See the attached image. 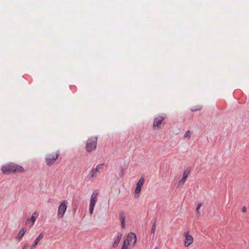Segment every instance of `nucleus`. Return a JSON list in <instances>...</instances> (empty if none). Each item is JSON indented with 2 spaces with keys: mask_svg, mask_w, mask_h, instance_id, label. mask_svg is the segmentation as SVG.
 Here are the masks:
<instances>
[{
  "mask_svg": "<svg viewBox=\"0 0 249 249\" xmlns=\"http://www.w3.org/2000/svg\"><path fill=\"white\" fill-rule=\"evenodd\" d=\"M1 170L4 174L11 173H24L25 170L21 166L11 163L1 167Z\"/></svg>",
  "mask_w": 249,
  "mask_h": 249,
  "instance_id": "1",
  "label": "nucleus"
},
{
  "mask_svg": "<svg viewBox=\"0 0 249 249\" xmlns=\"http://www.w3.org/2000/svg\"><path fill=\"white\" fill-rule=\"evenodd\" d=\"M97 137H92L89 139L86 142V149L88 152L94 151L97 146Z\"/></svg>",
  "mask_w": 249,
  "mask_h": 249,
  "instance_id": "2",
  "label": "nucleus"
},
{
  "mask_svg": "<svg viewBox=\"0 0 249 249\" xmlns=\"http://www.w3.org/2000/svg\"><path fill=\"white\" fill-rule=\"evenodd\" d=\"M59 156V152L58 151L54 155L50 154L45 158V162L48 166H51L53 164Z\"/></svg>",
  "mask_w": 249,
  "mask_h": 249,
  "instance_id": "3",
  "label": "nucleus"
},
{
  "mask_svg": "<svg viewBox=\"0 0 249 249\" xmlns=\"http://www.w3.org/2000/svg\"><path fill=\"white\" fill-rule=\"evenodd\" d=\"M67 203L68 202L67 201L64 200L61 203L60 205L59 206L57 212L58 218L60 219L63 217L64 215L67 210Z\"/></svg>",
  "mask_w": 249,
  "mask_h": 249,
  "instance_id": "4",
  "label": "nucleus"
},
{
  "mask_svg": "<svg viewBox=\"0 0 249 249\" xmlns=\"http://www.w3.org/2000/svg\"><path fill=\"white\" fill-rule=\"evenodd\" d=\"M144 178L142 177L141 178L136 184V187L135 190V197L139 198L140 196L141 188L144 183Z\"/></svg>",
  "mask_w": 249,
  "mask_h": 249,
  "instance_id": "5",
  "label": "nucleus"
},
{
  "mask_svg": "<svg viewBox=\"0 0 249 249\" xmlns=\"http://www.w3.org/2000/svg\"><path fill=\"white\" fill-rule=\"evenodd\" d=\"M165 116H159L154 118L153 123V129L155 130H159L160 128V124L165 119Z\"/></svg>",
  "mask_w": 249,
  "mask_h": 249,
  "instance_id": "6",
  "label": "nucleus"
},
{
  "mask_svg": "<svg viewBox=\"0 0 249 249\" xmlns=\"http://www.w3.org/2000/svg\"><path fill=\"white\" fill-rule=\"evenodd\" d=\"M38 214L36 212H35L33 213L31 217L28 219L26 221V225L29 227H32L36 221V218L38 217Z\"/></svg>",
  "mask_w": 249,
  "mask_h": 249,
  "instance_id": "7",
  "label": "nucleus"
},
{
  "mask_svg": "<svg viewBox=\"0 0 249 249\" xmlns=\"http://www.w3.org/2000/svg\"><path fill=\"white\" fill-rule=\"evenodd\" d=\"M126 240L128 242V244H132V245L134 246L137 241L136 234L133 232L129 233L127 235V238Z\"/></svg>",
  "mask_w": 249,
  "mask_h": 249,
  "instance_id": "8",
  "label": "nucleus"
},
{
  "mask_svg": "<svg viewBox=\"0 0 249 249\" xmlns=\"http://www.w3.org/2000/svg\"><path fill=\"white\" fill-rule=\"evenodd\" d=\"M184 235H185L184 246L185 247H188L193 243V238L192 235L189 234L187 232H184Z\"/></svg>",
  "mask_w": 249,
  "mask_h": 249,
  "instance_id": "9",
  "label": "nucleus"
},
{
  "mask_svg": "<svg viewBox=\"0 0 249 249\" xmlns=\"http://www.w3.org/2000/svg\"><path fill=\"white\" fill-rule=\"evenodd\" d=\"M190 172V171L188 169H186L184 171L183 174V177L179 181L178 183L180 184H183L186 181V180L188 176V175L189 174Z\"/></svg>",
  "mask_w": 249,
  "mask_h": 249,
  "instance_id": "10",
  "label": "nucleus"
},
{
  "mask_svg": "<svg viewBox=\"0 0 249 249\" xmlns=\"http://www.w3.org/2000/svg\"><path fill=\"white\" fill-rule=\"evenodd\" d=\"M97 175L98 173L94 170V168H93L89 172L87 176V178L89 180H92L93 179V178L97 177Z\"/></svg>",
  "mask_w": 249,
  "mask_h": 249,
  "instance_id": "11",
  "label": "nucleus"
},
{
  "mask_svg": "<svg viewBox=\"0 0 249 249\" xmlns=\"http://www.w3.org/2000/svg\"><path fill=\"white\" fill-rule=\"evenodd\" d=\"M44 236V234L42 232L40 233L39 235L38 236V237L36 238L35 240L34 243L32 244V246L31 247L30 249H34L37 244H38V242L43 238Z\"/></svg>",
  "mask_w": 249,
  "mask_h": 249,
  "instance_id": "12",
  "label": "nucleus"
},
{
  "mask_svg": "<svg viewBox=\"0 0 249 249\" xmlns=\"http://www.w3.org/2000/svg\"><path fill=\"white\" fill-rule=\"evenodd\" d=\"M97 196L98 194L94 193L92 194L90 200V204L91 205L95 206L97 201Z\"/></svg>",
  "mask_w": 249,
  "mask_h": 249,
  "instance_id": "13",
  "label": "nucleus"
},
{
  "mask_svg": "<svg viewBox=\"0 0 249 249\" xmlns=\"http://www.w3.org/2000/svg\"><path fill=\"white\" fill-rule=\"evenodd\" d=\"M122 236V234L120 233L117 236V239L114 241L113 243L112 246L113 248H116L118 246Z\"/></svg>",
  "mask_w": 249,
  "mask_h": 249,
  "instance_id": "14",
  "label": "nucleus"
},
{
  "mask_svg": "<svg viewBox=\"0 0 249 249\" xmlns=\"http://www.w3.org/2000/svg\"><path fill=\"white\" fill-rule=\"evenodd\" d=\"M26 230L27 229L26 228H22L20 230L17 235V238L18 239V240H20L22 238Z\"/></svg>",
  "mask_w": 249,
  "mask_h": 249,
  "instance_id": "15",
  "label": "nucleus"
},
{
  "mask_svg": "<svg viewBox=\"0 0 249 249\" xmlns=\"http://www.w3.org/2000/svg\"><path fill=\"white\" fill-rule=\"evenodd\" d=\"M156 223H157V219H155V220L153 222L152 229H151V233L154 234L155 232L156 228Z\"/></svg>",
  "mask_w": 249,
  "mask_h": 249,
  "instance_id": "16",
  "label": "nucleus"
},
{
  "mask_svg": "<svg viewBox=\"0 0 249 249\" xmlns=\"http://www.w3.org/2000/svg\"><path fill=\"white\" fill-rule=\"evenodd\" d=\"M104 164H98L95 168H94V170L98 173H100V170L103 168V166Z\"/></svg>",
  "mask_w": 249,
  "mask_h": 249,
  "instance_id": "17",
  "label": "nucleus"
},
{
  "mask_svg": "<svg viewBox=\"0 0 249 249\" xmlns=\"http://www.w3.org/2000/svg\"><path fill=\"white\" fill-rule=\"evenodd\" d=\"M128 242L126 243V240H124L121 249H129Z\"/></svg>",
  "mask_w": 249,
  "mask_h": 249,
  "instance_id": "18",
  "label": "nucleus"
},
{
  "mask_svg": "<svg viewBox=\"0 0 249 249\" xmlns=\"http://www.w3.org/2000/svg\"><path fill=\"white\" fill-rule=\"evenodd\" d=\"M202 204L201 203H199L197 204V207H196V213H197V215L198 216H200V208L202 206Z\"/></svg>",
  "mask_w": 249,
  "mask_h": 249,
  "instance_id": "19",
  "label": "nucleus"
},
{
  "mask_svg": "<svg viewBox=\"0 0 249 249\" xmlns=\"http://www.w3.org/2000/svg\"><path fill=\"white\" fill-rule=\"evenodd\" d=\"M120 219H121V222H125V215L124 213L123 212H121L120 213Z\"/></svg>",
  "mask_w": 249,
  "mask_h": 249,
  "instance_id": "20",
  "label": "nucleus"
},
{
  "mask_svg": "<svg viewBox=\"0 0 249 249\" xmlns=\"http://www.w3.org/2000/svg\"><path fill=\"white\" fill-rule=\"evenodd\" d=\"M191 132L189 130H188L185 134L184 135V137L185 138H190V137H191Z\"/></svg>",
  "mask_w": 249,
  "mask_h": 249,
  "instance_id": "21",
  "label": "nucleus"
},
{
  "mask_svg": "<svg viewBox=\"0 0 249 249\" xmlns=\"http://www.w3.org/2000/svg\"><path fill=\"white\" fill-rule=\"evenodd\" d=\"M94 205H89V213H90V214L91 215L93 213V210H94Z\"/></svg>",
  "mask_w": 249,
  "mask_h": 249,
  "instance_id": "22",
  "label": "nucleus"
},
{
  "mask_svg": "<svg viewBox=\"0 0 249 249\" xmlns=\"http://www.w3.org/2000/svg\"><path fill=\"white\" fill-rule=\"evenodd\" d=\"M121 227H122V229H124L125 228V222H121Z\"/></svg>",
  "mask_w": 249,
  "mask_h": 249,
  "instance_id": "23",
  "label": "nucleus"
},
{
  "mask_svg": "<svg viewBox=\"0 0 249 249\" xmlns=\"http://www.w3.org/2000/svg\"><path fill=\"white\" fill-rule=\"evenodd\" d=\"M242 211L243 212L245 213L247 211V209L245 206L242 207Z\"/></svg>",
  "mask_w": 249,
  "mask_h": 249,
  "instance_id": "24",
  "label": "nucleus"
},
{
  "mask_svg": "<svg viewBox=\"0 0 249 249\" xmlns=\"http://www.w3.org/2000/svg\"><path fill=\"white\" fill-rule=\"evenodd\" d=\"M200 108H201L200 107H198L197 108L192 109V110L193 111H197V110H199L200 109Z\"/></svg>",
  "mask_w": 249,
  "mask_h": 249,
  "instance_id": "25",
  "label": "nucleus"
},
{
  "mask_svg": "<svg viewBox=\"0 0 249 249\" xmlns=\"http://www.w3.org/2000/svg\"><path fill=\"white\" fill-rule=\"evenodd\" d=\"M27 245L25 244L22 248V249H27Z\"/></svg>",
  "mask_w": 249,
  "mask_h": 249,
  "instance_id": "26",
  "label": "nucleus"
},
{
  "mask_svg": "<svg viewBox=\"0 0 249 249\" xmlns=\"http://www.w3.org/2000/svg\"><path fill=\"white\" fill-rule=\"evenodd\" d=\"M120 174H123V171H122V173H120Z\"/></svg>",
  "mask_w": 249,
  "mask_h": 249,
  "instance_id": "27",
  "label": "nucleus"
},
{
  "mask_svg": "<svg viewBox=\"0 0 249 249\" xmlns=\"http://www.w3.org/2000/svg\"><path fill=\"white\" fill-rule=\"evenodd\" d=\"M154 249H158V248L156 247Z\"/></svg>",
  "mask_w": 249,
  "mask_h": 249,
  "instance_id": "28",
  "label": "nucleus"
}]
</instances>
